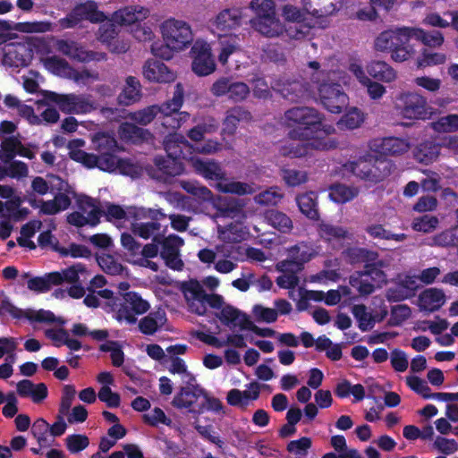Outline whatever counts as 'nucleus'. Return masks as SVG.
<instances>
[{
    "instance_id": "nucleus-1",
    "label": "nucleus",
    "mask_w": 458,
    "mask_h": 458,
    "mask_svg": "<svg viewBox=\"0 0 458 458\" xmlns=\"http://www.w3.org/2000/svg\"><path fill=\"white\" fill-rule=\"evenodd\" d=\"M415 38L429 47H439L445 41L439 30L427 31L420 28L402 27L382 31L375 39L377 51L389 53L396 63L405 62L415 53L410 40Z\"/></svg>"
},
{
    "instance_id": "nucleus-2",
    "label": "nucleus",
    "mask_w": 458,
    "mask_h": 458,
    "mask_svg": "<svg viewBox=\"0 0 458 458\" xmlns=\"http://www.w3.org/2000/svg\"><path fill=\"white\" fill-rule=\"evenodd\" d=\"M289 130L290 140H327L334 131L332 125L324 124V115L313 107L297 106L284 114Z\"/></svg>"
},
{
    "instance_id": "nucleus-3",
    "label": "nucleus",
    "mask_w": 458,
    "mask_h": 458,
    "mask_svg": "<svg viewBox=\"0 0 458 458\" xmlns=\"http://www.w3.org/2000/svg\"><path fill=\"white\" fill-rule=\"evenodd\" d=\"M184 89L182 83L174 86L173 98L161 106L153 105L131 114V119L140 125L149 124L159 114H162V124L166 128L178 129L186 122L190 114L180 112L183 104Z\"/></svg>"
},
{
    "instance_id": "nucleus-4",
    "label": "nucleus",
    "mask_w": 458,
    "mask_h": 458,
    "mask_svg": "<svg viewBox=\"0 0 458 458\" xmlns=\"http://www.w3.org/2000/svg\"><path fill=\"white\" fill-rule=\"evenodd\" d=\"M250 8L256 16L250 20L251 27L267 38L283 34L284 27L276 13V4L272 0H251Z\"/></svg>"
},
{
    "instance_id": "nucleus-5",
    "label": "nucleus",
    "mask_w": 458,
    "mask_h": 458,
    "mask_svg": "<svg viewBox=\"0 0 458 458\" xmlns=\"http://www.w3.org/2000/svg\"><path fill=\"white\" fill-rule=\"evenodd\" d=\"M329 72H317V77L312 79L318 84V97L323 106L333 114H340L346 108L349 101L348 96L338 82L326 81L324 77H329Z\"/></svg>"
},
{
    "instance_id": "nucleus-6",
    "label": "nucleus",
    "mask_w": 458,
    "mask_h": 458,
    "mask_svg": "<svg viewBox=\"0 0 458 458\" xmlns=\"http://www.w3.org/2000/svg\"><path fill=\"white\" fill-rule=\"evenodd\" d=\"M44 99L38 104L45 102L55 103L64 114H88L97 108L95 101L90 95L80 94H59L50 90L43 91Z\"/></svg>"
},
{
    "instance_id": "nucleus-7",
    "label": "nucleus",
    "mask_w": 458,
    "mask_h": 458,
    "mask_svg": "<svg viewBox=\"0 0 458 458\" xmlns=\"http://www.w3.org/2000/svg\"><path fill=\"white\" fill-rule=\"evenodd\" d=\"M398 101L397 108L405 119L425 121L430 119L434 114L427 98L417 92L401 93Z\"/></svg>"
},
{
    "instance_id": "nucleus-8",
    "label": "nucleus",
    "mask_w": 458,
    "mask_h": 458,
    "mask_svg": "<svg viewBox=\"0 0 458 458\" xmlns=\"http://www.w3.org/2000/svg\"><path fill=\"white\" fill-rule=\"evenodd\" d=\"M106 19V14L98 10V4L93 0H87L75 4L65 17L59 19L58 25L62 29H73L84 21L100 23Z\"/></svg>"
},
{
    "instance_id": "nucleus-9",
    "label": "nucleus",
    "mask_w": 458,
    "mask_h": 458,
    "mask_svg": "<svg viewBox=\"0 0 458 458\" xmlns=\"http://www.w3.org/2000/svg\"><path fill=\"white\" fill-rule=\"evenodd\" d=\"M163 38L169 42L176 50H182L193 41L191 26L175 19H169L161 25Z\"/></svg>"
},
{
    "instance_id": "nucleus-10",
    "label": "nucleus",
    "mask_w": 458,
    "mask_h": 458,
    "mask_svg": "<svg viewBox=\"0 0 458 458\" xmlns=\"http://www.w3.org/2000/svg\"><path fill=\"white\" fill-rule=\"evenodd\" d=\"M149 303L136 292H127L123 295V301L118 305L115 318L132 325L137 322V316L146 313Z\"/></svg>"
},
{
    "instance_id": "nucleus-11",
    "label": "nucleus",
    "mask_w": 458,
    "mask_h": 458,
    "mask_svg": "<svg viewBox=\"0 0 458 458\" xmlns=\"http://www.w3.org/2000/svg\"><path fill=\"white\" fill-rule=\"evenodd\" d=\"M310 140H292L279 148V154L289 158H300L308 156L311 150H328L335 148V142L328 140L315 139Z\"/></svg>"
},
{
    "instance_id": "nucleus-12",
    "label": "nucleus",
    "mask_w": 458,
    "mask_h": 458,
    "mask_svg": "<svg viewBox=\"0 0 458 458\" xmlns=\"http://www.w3.org/2000/svg\"><path fill=\"white\" fill-rule=\"evenodd\" d=\"M191 69L198 76H208L215 72L216 62L211 47L207 43H195L191 47Z\"/></svg>"
},
{
    "instance_id": "nucleus-13",
    "label": "nucleus",
    "mask_w": 458,
    "mask_h": 458,
    "mask_svg": "<svg viewBox=\"0 0 458 458\" xmlns=\"http://www.w3.org/2000/svg\"><path fill=\"white\" fill-rule=\"evenodd\" d=\"M216 97L228 95V98L233 102L244 100L250 94L249 86L242 81H233L231 78L222 77L216 80L210 89Z\"/></svg>"
},
{
    "instance_id": "nucleus-14",
    "label": "nucleus",
    "mask_w": 458,
    "mask_h": 458,
    "mask_svg": "<svg viewBox=\"0 0 458 458\" xmlns=\"http://www.w3.org/2000/svg\"><path fill=\"white\" fill-rule=\"evenodd\" d=\"M56 48L63 55L81 63H89L91 61H102L106 59V53L87 50L75 41L60 39L56 43Z\"/></svg>"
},
{
    "instance_id": "nucleus-15",
    "label": "nucleus",
    "mask_w": 458,
    "mask_h": 458,
    "mask_svg": "<svg viewBox=\"0 0 458 458\" xmlns=\"http://www.w3.org/2000/svg\"><path fill=\"white\" fill-rule=\"evenodd\" d=\"M93 148L102 159V166L112 169L114 165V158L118 149V143L113 135L105 132H98L92 139Z\"/></svg>"
},
{
    "instance_id": "nucleus-16",
    "label": "nucleus",
    "mask_w": 458,
    "mask_h": 458,
    "mask_svg": "<svg viewBox=\"0 0 458 458\" xmlns=\"http://www.w3.org/2000/svg\"><path fill=\"white\" fill-rule=\"evenodd\" d=\"M181 290L187 301L189 310L199 316L205 315L207 308L203 305V300L207 293L199 282L196 279L182 282Z\"/></svg>"
},
{
    "instance_id": "nucleus-17",
    "label": "nucleus",
    "mask_w": 458,
    "mask_h": 458,
    "mask_svg": "<svg viewBox=\"0 0 458 458\" xmlns=\"http://www.w3.org/2000/svg\"><path fill=\"white\" fill-rule=\"evenodd\" d=\"M166 156L182 160L192 159L194 154L193 146L181 134H169L164 141Z\"/></svg>"
},
{
    "instance_id": "nucleus-18",
    "label": "nucleus",
    "mask_w": 458,
    "mask_h": 458,
    "mask_svg": "<svg viewBox=\"0 0 458 458\" xmlns=\"http://www.w3.org/2000/svg\"><path fill=\"white\" fill-rule=\"evenodd\" d=\"M303 9L315 18H325L336 13L343 0H302Z\"/></svg>"
},
{
    "instance_id": "nucleus-19",
    "label": "nucleus",
    "mask_w": 458,
    "mask_h": 458,
    "mask_svg": "<svg viewBox=\"0 0 458 458\" xmlns=\"http://www.w3.org/2000/svg\"><path fill=\"white\" fill-rule=\"evenodd\" d=\"M143 75L148 81L168 83L174 81L175 74L162 62L148 60L143 66Z\"/></svg>"
},
{
    "instance_id": "nucleus-20",
    "label": "nucleus",
    "mask_w": 458,
    "mask_h": 458,
    "mask_svg": "<svg viewBox=\"0 0 458 458\" xmlns=\"http://www.w3.org/2000/svg\"><path fill=\"white\" fill-rule=\"evenodd\" d=\"M190 161L192 163L196 173L204 178L218 182L225 179V172L222 169L219 163L208 159H200L194 156Z\"/></svg>"
},
{
    "instance_id": "nucleus-21",
    "label": "nucleus",
    "mask_w": 458,
    "mask_h": 458,
    "mask_svg": "<svg viewBox=\"0 0 458 458\" xmlns=\"http://www.w3.org/2000/svg\"><path fill=\"white\" fill-rule=\"evenodd\" d=\"M251 119L252 115L247 109L240 106H233L226 111L223 122V132L232 136L236 132L241 122H250Z\"/></svg>"
},
{
    "instance_id": "nucleus-22",
    "label": "nucleus",
    "mask_w": 458,
    "mask_h": 458,
    "mask_svg": "<svg viewBox=\"0 0 458 458\" xmlns=\"http://www.w3.org/2000/svg\"><path fill=\"white\" fill-rule=\"evenodd\" d=\"M445 302V295L442 289L428 288L419 295V306L421 310L434 312L438 310Z\"/></svg>"
},
{
    "instance_id": "nucleus-23",
    "label": "nucleus",
    "mask_w": 458,
    "mask_h": 458,
    "mask_svg": "<svg viewBox=\"0 0 458 458\" xmlns=\"http://www.w3.org/2000/svg\"><path fill=\"white\" fill-rule=\"evenodd\" d=\"M142 97L141 84L134 76H128L122 92L118 95V103L129 106L140 100Z\"/></svg>"
},
{
    "instance_id": "nucleus-24",
    "label": "nucleus",
    "mask_w": 458,
    "mask_h": 458,
    "mask_svg": "<svg viewBox=\"0 0 458 458\" xmlns=\"http://www.w3.org/2000/svg\"><path fill=\"white\" fill-rule=\"evenodd\" d=\"M410 148L409 142L397 137H386L376 145V150L383 156H400Z\"/></svg>"
},
{
    "instance_id": "nucleus-25",
    "label": "nucleus",
    "mask_w": 458,
    "mask_h": 458,
    "mask_svg": "<svg viewBox=\"0 0 458 458\" xmlns=\"http://www.w3.org/2000/svg\"><path fill=\"white\" fill-rule=\"evenodd\" d=\"M206 394V390L199 385L181 387L179 393L174 397L173 405L176 408H191L199 396Z\"/></svg>"
},
{
    "instance_id": "nucleus-26",
    "label": "nucleus",
    "mask_w": 458,
    "mask_h": 458,
    "mask_svg": "<svg viewBox=\"0 0 458 458\" xmlns=\"http://www.w3.org/2000/svg\"><path fill=\"white\" fill-rule=\"evenodd\" d=\"M440 154V145L433 140H424L413 149L414 159L428 165L435 162Z\"/></svg>"
},
{
    "instance_id": "nucleus-27",
    "label": "nucleus",
    "mask_w": 458,
    "mask_h": 458,
    "mask_svg": "<svg viewBox=\"0 0 458 458\" xmlns=\"http://www.w3.org/2000/svg\"><path fill=\"white\" fill-rule=\"evenodd\" d=\"M296 202L300 211L309 219L319 220L318 208V195L314 191L305 192L296 197Z\"/></svg>"
},
{
    "instance_id": "nucleus-28",
    "label": "nucleus",
    "mask_w": 458,
    "mask_h": 458,
    "mask_svg": "<svg viewBox=\"0 0 458 458\" xmlns=\"http://www.w3.org/2000/svg\"><path fill=\"white\" fill-rule=\"evenodd\" d=\"M119 131L123 140L133 144H140L152 138V134L148 129L140 127L132 123L126 122L122 123Z\"/></svg>"
},
{
    "instance_id": "nucleus-29",
    "label": "nucleus",
    "mask_w": 458,
    "mask_h": 458,
    "mask_svg": "<svg viewBox=\"0 0 458 458\" xmlns=\"http://www.w3.org/2000/svg\"><path fill=\"white\" fill-rule=\"evenodd\" d=\"M148 9L140 6H126L114 13V21L120 25H131L146 18Z\"/></svg>"
},
{
    "instance_id": "nucleus-30",
    "label": "nucleus",
    "mask_w": 458,
    "mask_h": 458,
    "mask_svg": "<svg viewBox=\"0 0 458 458\" xmlns=\"http://www.w3.org/2000/svg\"><path fill=\"white\" fill-rule=\"evenodd\" d=\"M242 12L238 8H228L221 11L216 17L215 25L217 30L225 31L241 25Z\"/></svg>"
},
{
    "instance_id": "nucleus-31",
    "label": "nucleus",
    "mask_w": 458,
    "mask_h": 458,
    "mask_svg": "<svg viewBox=\"0 0 458 458\" xmlns=\"http://www.w3.org/2000/svg\"><path fill=\"white\" fill-rule=\"evenodd\" d=\"M154 165L163 174L167 176H177L183 173L184 166L182 159L169 156H157L154 158Z\"/></svg>"
},
{
    "instance_id": "nucleus-32",
    "label": "nucleus",
    "mask_w": 458,
    "mask_h": 458,
    "mask_svg": "<svg viewBox=\"0 0 458 458\" xmlns=\"http://www.w3.org/2000/svg\"><path fill=\"white\" fill-rule=\"evenodd\" d=\"M343 254L347 261L352 265L360 263L367 265L379 258L377 251L356 246L347 248L344 250Z\"/></svg>"
},
{
    "instance_id": "nucleus-33",
    "label": "nucleus",
    "mask_w": 458,
    "mask_h": 458,
    "mask_svg": "<svg viewBox=\"0 0 458 458\" xmlns=\"http://www.w3.org/2000/svg\"><path fill=\"white\" fill-rule=\"evenodd\" d=\"M368 73L377 81L392 82L396 78V72L384 61H372L367 66Z\"/></svg>"
},
{
    "instance_id": "nucleus-34",
    "label": "nucleus",
    "mask_w": 458,
    "mask_h": 458,
    "mask_svg": "<svg viewBox=\"0 0 458 458\" xmlns=\"http://www.w3.org/2000/svg\"><path fill=\"white\" fill-rule=\"evenodd\" d=\"M165 321L166 318L164 310L150 312L140 320L139 329L143 335H152L164 325Z\"/></svg>"
},
{
    "instance_id": "nucleus-35",
    "label": "nucleus",
    "mask_w": 458,
    "mask_h": 458,
    "mask_svg": "<svg viewBox=\"0 0 458 458\" xmlns=\"http://www.w3.org/2000/svg\"><path fill=\"white\" fill-rule=\"evenodd\" d=\"M60 277L53 272L47 273L43 276H35L28 280L27 287L36 293H47L53 286L60 285Z\"/></svg>"
},
{
    "instance_id": "nucleus-36",
    "label": "nucleus",
    "mask_w": 458,
    "mask_h": 458,
    "mask_svg": "<svg viewBox=\"0 0 458 458\" xmlns=\"http://www.w3.org/2000/svg\"><path fill=\"white\" fill-rule=\"evenodd\" d=\"M266 222L283 233H288L292 231L293 225L292 219L284 213L269 209L264 215Z\"/></svg>"
},
{
    "instance_id": "nucleus-37",
    "label": "nucleus",
    "mask_w": 458,
    "mask_h": 458,
    "mask_svg": "<svg viewBox=\"0 0 458 458\" xmlns=\"http://www.w3.org/2000/svg\"><path fill=\"white\" fill-rule=\"evenodd\" d=\"M359 194V189L343 183H335L329 187V198L338 204H344L352 200Z\"/></svg>"
},
{
    "instance_id": "nucleus-38",
    "label": "nucleus",
    "mask_w": 458,
    "mask_h": 458,
    "mask_svg": "<svg viewBox=\"0 0 458 458\" xmlns=\"http://www.w3.org/2000/svg\"><path fill=\"white\" fill-rule=\"evenodd\" d=\"M216 186L221 192L238 196L251 195L255 192L254 188L250 184L242 182L228 181L225 177L218 182Z\"/></svg>"
},
{
    "instance_id": "nucleus-39",
    "label": "nucleus",
    "mask_w": 458,
    "mask_h": 458,
    "mask_svg": "<svg viewBox=\"0 0 458 458\" xmlns=\"http://www.w3.org/2000/svg\"><path fill=\"white\" fill-rule=\"evenodd\" d=\"M344 167L356 177L369 182L370 167H372L371 156L347 162Z\"/></svg>"
},
{
    "instance_id": "nucleus-40",
    "label": "nucleus",
    "mask_w": 458,
    "mask_h": 458,
    "mask_svg": "<svg viewBox=\"0 0 458 458\" xmlns=\"http://www.w3.org/2000/svg\"><path fill=\"white\" fill-rule=\"evenodd\" d=\"M372 167H370V182H379L384 181L391 173V164L384 158H378L371 156Z\"/></svg>"
},
{
    "instance_id": "nucleus-41",
    "label": "nucleus",
    "mask_w": 458,
    "mask_h": 458,
    "mask_svg": "<svg viewBox=\"0 0 458 458\" xmlns=\"http://www.w3.org/2000/svg\"><path fill=\"white\" fill-rule=\"evenodd\" d=\"M386 266V262L383 259L377 258L373 262H369L364 265V269L359 271L360 276H369L375 283L380 284L386 282V275L383 271V267Z\"/></svg>"
},
{
    "instance_id": "nucleus-42",
    "label": "nucleus",
    "mask_w": 458,
    "mask_h": 458,
    "mask_svg": "<svg viewBox=\"0 0 458 458\" xmlns=\"http://www.w3.org/2000/svg\"><path fill=\"white\" fill-rule=\"evenodd\" d=\"M161 225L159 222L150 221L147 223H132L131 230L134 235L148 240L154 235H163L160 233Z\"/></svg>"
},
{
    "instance_id": "nucleus-43",
    "label": "nucleus",
    "mask_w": 458,
    "mask_h": 458,
    "mask_svg": "<svg viewBox=\"0 0 458 458\" xmlns=\"http://www.w3.org/2000/svg\"><path fill=\"white\" fill-rule=\"evenodd\" d=\"M19 147H21V141L17 136H9L1 142L0 159L7 164L17 155Z\"/></svg>"
},
{
    "instance_id": "nucleus-44",
    "label": "nucleus",
    "mask_w": 458,
    "mask_h": 458,
    "mask_svg": "<svg viewBox=\"0 0 458 458\" xmlns=\"http://www.w3.org/2000/svg\"><path fill=\"white\" fill-rule=\"evenodd\" d=\"M367 233L374 238V239H380V240H393L395 242H403L406 239L405 233H394L389 230H386L382 225L380 224H374L368 225L365 229Z\"/></svg>"
},
{
    "instance_id": "nucleus-45",
    "label": "nucleus",
    "mask_w": 458,
    "mask_h": 458,
    "mask_svg": "<svg viewBox=\"0 0 458 458\" xmlns=\"http://www.w3.org/2000/svg\"><path fill=\"white\" fill-rule=\"evenodd\" d=\"M290 258L294 259L303 269L304 264L309 262L314 256L311 248L303 242L291 246L287 250Z\"/></svg>"
},
{
    "instance_id": "nucleus-46",
    "label": "nucleus",
    "mask_w": 458,
    "mask_h": 458,
    "mask_svg": "<svg viewBox=\"0 0 458 458\" xmlns=\"http://www.w3.org/2000/svg\"><path fill=\"white\" fill-rule=\"evenodd\" d=\"M160 244L162 245L160 255L165 260L169 257L174 256L176 253H178L179 248L184 244V241L182 238L176 234H171L166 238L163 236Z\"/></svg>"
},
{
    "instance_id": "nucleus-47",
    "label": "nucleus",
    "mask_w": 458,
    "mask_h": 458,
    "mask_svg": "<svg viewBox=\"0 0 458 458\" xmlns=\"http://www.w3.org/2000/svg\"><path fill=\"white\" fill-rule=\"evenodd\" d=\"M318 233L320 237L327 242L348 237V231L345 228L325 223L319 225Z\"/></svg>"
},
{
    "instance_id": "nucleus-48",
    "label": "nucleus",
    "mask_w": 458,
    "mask_h": 458,
    "mask_svg": "<svg viewBox=\"0 0 458 458\" xmlns=\"http://www.w3.org/2000/svg\"><path fill=\"white\" fill-rule=\"evenodd\" d=\"M53 250L58 252L63 257L71 256L72 258H89L91 255L90 250L81 244L71 243L69 249L60 247L59 242L55 241L53 245Z\"/></svg>"
},
{
    "instance_id": "nucleus-49",
    "label": "nucleus",
    "mask_w": 458,
    "mask_h": 458,
    "mask_svg": "<svg viewBox=\"0 0 458 458\" xmlns=\"http://www.w3.org/2000/svg\"><path fill=\"white\" fill-rule=\"evenodd\" d=\"M432 129L437 132L458 131V114H448L440 117L431 123Z\"/></svg>"
},
{
    "instance_id": "nucleus-50",
    "label": "nucleus",
    "mask_w": 458,
    "mask_h": 458,
    "mask_svg": "<svg viewBox=\"0 0 458 458\" xmlns=\"http://www.w3.org/2000/svg\"><path fill=\"white\" fill-rule=\"evenodd\" d=\"M116 169L119 170L121 174L128 175L132 178L138 177L140 173V169L136 164L127 158H119L117 156L114 158V167L107 172L112 173Z\"/></svg>"
},
{
    "instance_id": "nucleus-51",
    "label": "nucleus",
    "mask_w": 458,
    "mask_h": 458,
    "mask_svg": "<svg viewBox=\"0 0 458 458\" xmlns=\"http://www.w3.org/2000/svg\"><path fill=\"white\" fill-rule=\"evenodd\" d=\"M86 272V267L81 263L74 264L62 271H54L53 274L59 275L60 277V284L64 282H67L70 284H75L79 281L80 274H83Z\"/></svg>"
},
{
    "instance_id": "nucleus-52",
    "label": "nucleus",
    "mask_w": 458,
    "mask_h": 458,
    "mask_svg": "<svg viewBox=\"0 0 458 458\" xmlns=\"http://www.w3.org/2000/svg\"><path fill=\"white\" fill-rule=\"evenodd\" d=\"M221 50L218 55V61L222 64H225L229 56L239 49L237 36L225 37L220 39Z\"/></svg>"
},
{
    "instance_id": "nucleus-53",
    "label": "nucleus",
    "mask_w": 458,
    "mask_h": 458,
    "mask_svg": "<svg viewBox=\"0 0 458 458\" xmlns=\"http://www.w3.org/2000/svg\"><path fill=\"white\" fill-rule=\"evenodd\" d=\"M98 264L106 274L116 276L121 275L123 271V267L119 263L114 256L110 254H103L97 258Z\"/></svg>"
},
{
    "instance_id": "nucleus-54",
    "label": "nucleus",
    "mask_w": 458,
    "mask_h": 458,
    "mask_svg": "<svg viewBox=\"0 0 458 458\" xmlns=\"http://www.w3.org/2000/svg\"><path fill=\"white\" fill-rule=\"evenodd\" d=\"M352 314L358 321V327L362 332H367L372 328L374 323L371 315L367 312L364 304H357L352 308Z\"/></svg>"
},
{
    "instance_id": "nucleus-55",
    "label": "nucleus",
    "mask_w": 458,
    "mask_h": 458,
    "mask_svg": "<svg viewBox=\"0 0 458 458\" xmlns=\"http://www.w3.org/2000/svg\"><path fill=\"white\" fill-rule=\"evenodd\" d=\"M446 61V55L444 53L432 52L424 49L420 57L418 59V67H428L443 64Z\"/></svg>"
},
{
    "instance_id": "nucleus-56",
    "label": "nucleus",
    "mask_w": 458,
    "mask_h": 458,
    "mask_svg": "<svg viewBox=\"0 0 458 458\" xmlns=\"http://www.w3.org/2000/svg\"><path fill=\"white\" fill-rule=\"evenodd\" d=\"M362 122V113L358 108L354 107L342 116L338 124L341 128L353 130L360 127Z\"/></svg>"
},
{
    "instance_id": "nucleus-57",
    "label": "nucleus",
    "mask_w": 458,
    "mask_h": 458,
    "mask_svg": "<svg viewBox=\"0 0 458 458\" xmlns=\"http://www.w3.org/2000/svg\"><path fill=\"white\" fill-rule=\"evenodd\" d=\"M438 218L431 215H423L414 218L412 229L417 232L430 233L435 230L438 225Z\"/></svg>"
},
{
    "instance_id": "nucleus-58",
    "label": "nucleus",
    "mask_w": 458,
    "mask_h": 458,
    "mask_svg": "<svg viewBox=\"0 0 458 458\" xmlns=\"http://www.w3.org/2000/svg\"><path fill=\"white\" fill-rule=\"evenodd\" d=\"M243 316L248 315L231 305H226L222 308L218 318L224 325L229 326L233 324L235 326L238 323L240 326V320L242 319Z\"/></svg>"
},
{
    "instance_id": "nucleus-59",
    "label": "nucleus",
    "mask_w": 458,
    "mask_h": 458,
    "mask_svg": "<svg viewBox=\"0 0 458 458\" xmlns=\"http://www.w3.org/2000/svg\"><path fill=\"white\" fill-rule=\"evenodd\" d=\"M22 318H27L30 322L54 323L56 320L55 314L50 310H39L34 311L28 309L22 310Z\"/></svg>"
},
{
    "instance_id": "nucleus-60",
    "label": "nucleus",
    "mask_w": 458,
    "mask_h": 458,
    "mask_svg": "<svg viewBox=\"0 0 458 458\" xmlns=\"http://www.w3.org/2000/svg\"><path fill=\"white\" fill-rule=\"evenodd\" d=\"M66 447L72 454H77L86 449L89 445V439L87 436L81 434H72L66 437Z\"/></svg>"
},
{
    "instance_id": "nucleus-61",
    "label": "nucleus",
    "mask_w": 458,
    "mask_h": 458,
    "mask_svg": "<svg viewBox=\"0 0 458 458\" xmlns=\"http://www.w3.org/2000/svg\"><path fill=\"white\" fill-rule=\"evenodd\" d=\"M411 315V308L406 304L393 306L391 310V318L388 324L393 327L400 326Z\"/></svg>"
},
{
    "instance_id": "nucleus-62",
    "label": "nucleus",
    "mask_w": 458,
    "mask_h": 458,
    "mask_svg": "<svg viewBox=\"0 0 458 458\" xmlns=\"http://www.w3.org/2000/svg\"><path fill=\"white\" fill-rule=\"evenodd\" d=\"M280 91L284 98L292 102H297L304 95L302 84L296 81L284 84Z\"/></svg>"
},
{
    "instance_id": "nucleus-63",
    "label": "nucleus",
    "mask_w": 458,
    "mask_h": 458,
    "mask_svg": "<svg viewBox=\"0 0 458 458\" xmlns=\"http://www.w3.org/2000/svg\"><path fill=\"white\" fill-rule=\"evenodd\" d=\"M284 182L291 187L299 186L308 180L307 173L296 169L285 168L282 170Z\"/></svg>"
},
{
    "instance_id": "nucleus-64",
    "label": "nucleus",
    "mask_w": 458,
    "mask_h": 458,
    "mask_svg": "<svg viewBox=\"0 0 458 458\" xmlns=\"http://www.w3.org/2000/svg\"><path fill=\"white\" fill-rule=\"evenodd\" d=\"M312 442L310 437H302L297 440H292L287 444L286 450L296 456L306 455L311 447Z\"/></svg>"
}]
</instances>
